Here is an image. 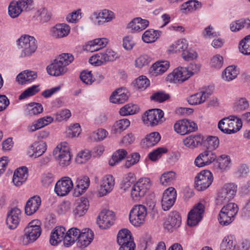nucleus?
<instances>
[{
	"label": "nucleus",
	"mask_w": 250,
	"mask_h": 250,
	"mask_svg": "<svg viewBox=\"0 0 250 250\" xmlns=\"http://www.w3.org/2000/svg\"><path fill=\"white\" fill-rule=\"evenodd\" d=\"M53 121L54 118L50 116H44L29 125L27 127V130L29 132H34L50 124Z\"/></svg>",
	"instance_id": "36"
},
{
	"label": "nucleus",
	"mask_w": 250,
	"mask_h": 250,
	"mask_svg": "<svg viewBox=\"0 0 250 250\" xmlns=\"http://www.w3.org/2000/svg\"><path fill=\"white\" fill-rule=\"evenodd\" d=\"M41 223L38 219L31 221L24 229V234L21 238V243L27 245L36 241L41 235Z\"/></svg>",
	"instance_id": "5"
},
{
	"label": "nucleus",
	"mask_w": 250,
	"mask_h": 250,
	"mask_svg": "<svg viewBox=\"0 0 250 250\" xmlns=\"http://www.w3.org/2000/svg\"><path fill=\"white\" fill-rule=\"evenodd\" d=\"M130 121L127 119H122L116 121L113 125L111 132L112 134H121L130 125Z\"/></svg>",
	"instance_id": "45"
},
{
	"label": "nucleus",
	"mask_w": 250,
	"mask_h": 250,
	"mask_svg": "<svg viewBox=\"0 0 250 250\" xmlns=\"http://www.w3.org/2000/svg\"><path fill=\"white\" fill-rule=\"evenodd\" d=\"M37 78V74L33 71L24 70L16 77V81L20 84H28L34 81Z\"/></svg>",
	"instance_id": "37"
},
{
	"label": "nucleus",
	"mask_w": 250,
	"mask_h": 250,
	"mask_svg": "<svg viewBox=\"0 0 250 250\" xmlns=\"http://www.w3.org/2000/svg\"><path fill=\"white\" fill-rule=\"evenodd\" d=\"M236 242L234 235L229 234L225 236L220 244L221 250H234Z\"/></svg>",
	"instance_id": "47"
},
{
	"label": "nucleus",
	"mask_w": 250,
	"mask_h": 250,
	"mask_svg": "<svg viewBox=\"0 0 250 250\" xmlns=\"http://www.w3.org/2000/svg\"><path fill=\"white\" fill-rule=\"evenodd\" d=\"M21 215V211L17 208L9 210L7 213L6 224L10 229H15L18 226Z\"/></svg>",
	"instance_id": "26"
},
{
	"label": "nucleus",
	"mask_w": 250,
	"mask_h": 250,
	"mask_svg": "<svg viewBox=\"0 0 250 250\" xmlns=\"http://www.w3.org/2000/svg\"><path fill=\"white\" fill-rule=\"evenodd\" d=\"M115 179L112 175L107 174L103 176L100 182L98 195L99 197L106 196L114 188Z\"/></svg>",
	"instance_id": "21"
},
{
	"label": "nucleus",
	"mask_w": 250,
	"mask_h": 250,
	"mask_svg": "<svg viewBox=\"0 0 250 250\" xmlns=\"http://www.w3.org/2000/svg\"><path fill=\"white\" fill-rule=\"evenodd\" d=\"M239 48L242 54L250 55V35L246 36L240 41Z\"/></svg>",
	"instance_id": "62"
},
{
	"label": "nucleus",
	"mask_w": 250,
	"mask_h": 250,
	"mask_svg": "<svg viewBox=\"0 0 250 250\" xmlns=\"http://www.w3.org/2000/svg\"><path fill=\"white\" fill-rule=\"evenodd\" d=\"M108 135V132L104 128H98L89 135L90 140L95 142H100L104 140Z\"/></svg>",
	"instance_id": "56"
},
{
	"label": "nucleus",
	"mask_w": 250,
	"mask_h": 250,
	"mask_svg": "<svg viewBox=\"0 0 250 250\" xmlns=\"http://www.w3.org/2000/svg\"><path fill=\"white\" fill-rule=\"evenodd\" d=\"M250 28V20L242 18L232 21L229 24L230 30L232 32H237L244 28Z\"/></svg>",
	"instance_id": "44"
},
{
	"label": "nucleus",
	"mask_w": 250,
	"mask_h": 250,
	"mask_svg": "<svg viewBox=\"0 0 250 250\" xmlns=\"http://www.w3.org/2000/svg\"><path fill=\"white\" fill-rule=\"evenodd\" d=\"M18 45L21 49V57H30L36 52L38 42L33 36L23 35L18 39Z\"/></svg>",
	"instance_id": "6"
},
{
	"label": "nucleus",
	"mask_w": 250,
	"mask_h": 250,
	"mask_svg": "<svg viewBox=\"0 0 250 250\" xmlns=\"http://www.w3.org/2000/svg\"><path fill=\"white\" fill-rule=\"evenodd\" d=\"M177 197V192L173 187L166 189L163 194L161 199L162 209L165 211L169 210L174 204Z\"/></svg>",
	"instance_id": "23"
},
{
	"label": "nucleus",
	"mask_w": 250,
	"mask_h": 250,
	"mask_svg": "<svg viewBox=\"0 0 250 250\" xmlns=\"http://www.w3.org/2000/svg\"><path fill=\"white\" fill-rule=\"evenodd\" d=\"M81 127L79 124L70 125L66 130V135L68 138L78 137L81 133Z\"/></svg>",
	"instance_id": "58"
},
{
	"label": "nucleus",
	"mask_w": 250,
	"mask_h": 250,
	"mask_svg": "<svg viewBox=\"0 0 250 250\" xmlns=\"http://www.w3.org/2000/svg\"><path fill=\"white\" fill-rule=\"evenodd\" d=\"M150 85L149 79L145 76H141L135 80L134 86L140 91H143Z\"/></svg>",
	"instance_id": "59"
},
{
	"label": "nucleus",
	"mask_w": 250,
	"mask_h": 250,
	"mask_svg": "<svg viewBox=\"0 0 250 250\" xmlns=\"http://www.w3.org/2000/svg\"><path fill=\"white\" fill-rule=\"evenodd\" d=\"M160 139L161 136L158 132H151L142 141V145L144 147H152L156 145Z\"/></svg>",
	"instance_id": "46"
},
{
	"label": "nucleus",
	"mask_w": 250,
	"mask_h": 250,
	"mask_svg": "<svg viewBox=\"0 0 250 250\" xmlns=\"http://www.w3.org/2000/svg\"><path fill=\"white\" fill-rule=\"evenodd\" d=\"M188 73L187 67L179 66L167 75L166 80L170 83H182L190 78Z\"/></svg>",
	"instance_id": "13"
},
{
	"label": "nucleus",
	"mask_w": 250,
	"mask_h": 250,
	"mask_svg": "<svg viewBox=\"0 0 250 250\" xmlns=\"http://www.w3.org/2000/svg\"><path fill=\"white\" fill-rule=\"evenodd\" d=\"M78 231L75 229L71 228L67 231L62 226H57L52 230L50 239L51 245L56 246L63 241L65 247H70L74 244V239L72 235L76 236Z\"/></svg>",
	"instance_id": "1"
},
{
	"label": "nucleus",
	"mask_w": 250,
	"mask_h": 250,
	"mask_svg": "<svg viewBox=\"0 0 250 250\" xmlns=\"http://www.w3.org/2000/svg\"><path fill=\"white\" fill-rule=\"evenodd\" d=\"M78 231L76 236L72 235L74 239V243L77 240V245L79 247H86L92 241L94 238V233L89 229H85L82 231L77 228H73Z\"/></svg>",
	"instance_id": "20"
},
{
	"label": "nucleus",
	"mask_w": 250,
	"mask_h": 250,
	"mask_svg": "<svg viewBox=\"0 0 250 250\" xmlns=\"http://www.w3.org/2000/svg\"><path fill=\"white\" fill-rule=\"evenodd\" d=\"M127 152L124 149H119L112 154L111 158L109 161V165L114 166L124 159L127 156Z\"/></svg>",
	"instance_id": "53"
},
{
	"label": "nucleus",
	"mask_w": 250,
	"mask_h": 250,
	"mask_svg": "<svg viewBox=\"0 0 250 250\" xmlns=\"http://www.w3.org/2000/svg\"><path fill=\"white\" fill-rule=\"evenodd\" d=\"M151 62V57L146 54L137 57L134 61V66L137 69H142L147 66Z\"/></svg>",
	"instance_id": "54"
},
{
	"label": "nucleus",
	"mask_w": 250,
	"mask_h": 250,
	"mask_svg": "<svg viewBox=\"0 0 250 250\" xmlns=\"http://www.w3.org/2000/svg\"><path fill=\"white\" fill-rule=\"evenodd\" d=\"M41 204V199L38 196L30 198L26 202L25 207V213L27 215H31L39 209Z\"/></svg>",
	"instance_id": "40"
},
{
	"label": "nucleus",
	"mask_w": 250,
	"mask_h": 250,
	"mask_svg": "<svg viewBox=\"0 0 250 250\" xmlns=\"http://www.w3.org/2000/svg\"><path fill=\"white\" fill-rule=\"evenodd\" d=\"M170 67V62L167 60H160L155 62L151 66V72L155 76L165 73Z\"/></svg>",
	"instance_id": "41"
},
{
	"label": "nucleus",
	"mask_w": 250,
	"mask_h": 250,
	"mask_svg": "<svg viewBox=\"0 0 250 250\" xmlns=\"http://www.w3.org/2000/svg\"><path fill=\"white\" fill-rule=\"evenodd\" d=\"M217 159L215 152L207 149L200 153L195 159L194 164L198 167L208 166L214 162Z\"/></svg>",
	"instance_id": "19"
},
{
	"label": "nucleus",
	"mask_w": 250,
	"mask_h": 250,
	"mask_svg": "<svg viewBox=\"0 0 250 250\" xmlns=\"http://www.w3.org/2000/svg\"><path fill=\"white\" fill-rule=\"evenodd\" d=\"M109 42L106 38H97L88 42L86 45V49L90 52L97 51L104 48Z\"/></svg>",
	"instance_id": "38"
},
{
	"label": "nucleus",
	"mask_w": 250,
	"mask_h": 250,
	"mask_svg": "<svg viewBox=\"0 0 250 250\" xmlns=\"http://www.w3.org/2000/svg\"><path fill=\"white\" fill-rule=\"evenodd\" d=\"M164 113L160 109H151L145 112L142 116L144 124L147 126H155L159 125L165 121Z\"/></svg>",
	"instance_id": "10"
},
{
	"label": "nucleus",
	"mask_w": 250,
	"mask_h": 250,
	"mask_svg": "<svg viewBox=\"0 0 250 250\" xmlns=\"http://www.w3.org/2000/svg\"><path fill=\"white\" fill-rule=\"evenodd\" d=\"M82 18V12L81 9H78L68 14L66 16V21L71 23H76Z\"/></svg>",
	"instance_id": "61"
},
{
	"label": "nucleus",
	"mask_w": 250,
	"mask_h": 250,
	"mask_svg": "<svg viewBox=\"0 0 250 250\" xmlns=\"http://www.w3.org/2000/svg\"><path fill=\"white\" fill-rule=\"evenodd\" d=\"M242 126V120L234 115L224 118L218 124L219 129L222 132L227 134L236 133L240 130Z\"/></svg>",
	"instance_id": "4"
},
{
	"label": "nucleus",
	"mask_w": 250,
	"mask_h": 250,
	"mask_svg": "<svg viewBox=\"0 0 250 250\" xmlns=\"http://www.w3.org/2000/svg\"><path fill=\"white\" fill-rule=\"evenodd\" d=\"M181 223V219L176 211L171 212L164 223V228L168 231H172L178 228Z\"/></svg>",
	"instance_id": "31"
},
{
	"label": "nucleus",
	"mask_w": 250,
	"mask_h": 250,
	"mask_svg": "<svg viewBox=\"0 0 250 250\" xmlns=\"http://www.w3.org/2000/svg\"><path fill=\"white\" fill-rule=\"evenodd\" d=\"M176 178V173L173 171H169L163 173L160 177L159 180L161 185L167 186L172 184Z\"/></svg>",
	"instance_id": "52"
},
{
	"label": "nucleus",
	"mask_w": 250,
	"mask_h": 250,
	"mask_svg": "<svg viewBox=\"0 0 250 250\" xmlns=\"http://www.w3.org/2000/svg\"><path fill=\"white\" fill-rule=\"evenodd\" d=\"M23 12V11L17 0H13L10 2L8 7V13L11 18H16Z\"/></svg>",
	"instance_id": "51"
},
{
	"label": "nucleus",
	"mask_w": 250,
	"mask_h": 250,
	"mask_svg": "<svg viewBox=\"0 0 250 250\" xmlns=\"http://www.w3.org/2000/svg\"><path fill=\"white\" fill-rule=\"evenodd\" d=\"M202 4L197 0H188L180 6V11L184 14H189L200 9Z\"/></svg>",
	"instance_id": "35"
},
{
	"label": "nucleus",
	"mask_w": 250,
	"mask_h": 250,
	"mask_svg": "<svg viewBox=\"0 0 250 250\" xmlns=\"http://www.w3.org/2000/svg\"><path fill=\"white\" fill-rule=\"evenodd\" d=\"M129 96L128 90L125 88L121 87L112 92L110 96L109 101L113 104H121L128 100Z\"/></svg>",
	"instance_id": "29"
},
{
	"label": "nucleus",
	"mask_w": 250,
	"mask_h": 250,
	"mask_svg": "<svg viewBox=\"0 0 250 250\" xmlns=\"http://www.w3.org/2000/svg\"><path fill=\"white\" fill-rule=\"evenodd\" d=\"M224 64V58L220 54H216L211 59L209 62L210 67L213 69H220Z\"/></svg>",
	"instance_id": "63"
},
{
	"label": "nucleus",
	"mask_w": 250,
	"mask_h": 250,
	"mask_svg": "<svg viewBox=\"0 0 250 250\" xmlns=\"http://www.w3.org/2000/svg\"><path fill=\"white\" fill-rule=\"evenodd\" d=\"M89 204L88 199L85 197H81L75 203L73 213L76 217L84 215L89 208Z\"/></svg>",
	"instance_id": "39"
},
{
	"label": "nucleus",
	"mask_w": 250,
	"mask_h": 250,
	"mask_svg": "<svg viewBox=\"0 0 250 250\" xmlns=\"http://www.w3.org/2000/svg\"><path fill=\"white\" fill-rule=\"evenodd\" d=\"M210 94L207 89H202L187 98L190 105H196L202 104L209 98Z\"/></svg>",
	"instance_id": "30"
},
{
	"label": "nucleus",
	"mask_w": 250,
	"mask_h": 250,
	"mask_svg": "<svg viewBox=\"0 0 250 250\" xmlns=\"http://www.w3.org/2000/svg\"><path fill=\"white\" fill-rule=\"evenodd\" d=\"M151 185L148 178H140L132 187L131 197L135 201H139L148 191Z\"/></svg>",
	"instance_id": "8"
},
{
	"label": "nucleus",
	"mask_w": 250,
	"mask_h": 250,
	"mask_svg": "<svg viewBox=\"0 0 250 250\" xmlns=\"http://www.w3.org/2000/svg\"><path fill=\"white\" fill-rule=\"evenodd\" d=\"M71 116V112L68 109H63L57 112L55 115V120L58 122L67 121Z\"/></svg>",
	"instance_id": "64"
},
{
	"label": "nucleus",
	"mask_w": 250,
	"mask_h": 250,
	"mask_svg": "<svg viewBox=\"0 0 250 250\" xmlns=\"http://www.w3.org/2000/svg\"><path fill=\"white\" fill-rule=\"evenodd\" d=\"M160 36V32L152 29L146 30L142 36V41L147 43L155 42Z\"/></svg>",
	"instance_id": "49"
},
{
	"label": "nucleus",
	"mask_w": 250,
	"mask_h": 250,
	"mask_svg": "<svg viewBox=\"0 0 250 250\" xmlns=\"http://www.w3.org/2000/svg\"><path fill=\"white\" fill-rule=\"evenodd\" d=\"M238 210L239 207L235 203L230 202L224 206L218 216L219 224L223 226L230 225L234 220Z\"/></svg>",
	"instance_id": "3"
},
{
	"label": "nucleus",
	"mask_w": 250,
	"mask_h": 250,
	"mask_svg": "<svg viewBox=\"0 0 250 250\" xmlns=\"http://www.w3.org/2000/svg\"><path fill=\"white\" fill-rule=\"evenodd\" d=\"M74 188V183L68 176L61 178L56 183L54 191L59 196L63 197L67 195Z\"/></svg>",
	"instance_id": "17"
},
{
	"label": "nucleus",
	"mask_w": 250,
	"mask_h": 250,
	"mask_svg": "<svg viewBox=\"0 0 250 250\" xmlns=\"http://www.w3.org/2000/svg\"><path fill=\"white\" fill-rule=\"evenodd\" d=\"M205 205L199 203L194 205L188 215V224L191 227L199 224L202 220L205 212Z\"/></svg>",
	"instance_id": "15"
},
{
	"label": "nucleus",
	"mask_w": 250,
	"mask_h": 250,
	"mask_svg": "<svg viewBox=\"0 0 250 250\" xmlns=\"http://www.w3.org/2000/svg\"><path fill=\"white\" fill-rule=\"evenodd\" d=\"M115 220L114 212L108 209H103L99 213L97 223L99 227L102 229L109 228L113 224Z\"/></svg>",
	"instance_id": "22"
},
{
	"label": "nucleus",
	"mask_w": 250,
	"mask_h": 250,
	"mask_svg": "<svg viewBox=\"0 0 250 250\" xmlns=\"http://www.w3.org/2000/svg\"><path fill=\"white\" fill-rule=\"evenodd\" d=\"M47 147L45 142L42 140L35 141L29 146L26 154L30 158H38L45 153Z\"/></svg>",
	"instance_id": "24"
},
{
	"label": "nucleus",
	"mask_w": 250,
	"mask_h": 250,
	"mask_svg": "<svg viewBox=\"0 0 250 250\" xmlns=\"http://www.w3.org/2000/svg\"><path fill=\"white\" fill-rule=\"evenodd\" d=\"M237 186L233 183L225 184L220 188L216 194L215 202L217 205H221L229 202L236 195Z\"/></svg>",
	"instance_id": "7"
},
{
	"label": "nucleus",
	"mask_w": 250,
	"mask_h": 250,
	"mask_svg": "<svg viewBox=\"0 0 250 250\" xmlns=\"http://www.w3.org/2000/svg\"><path fill=\"white\" fill-rule=\"evenodd\" d=\"M197 128V125L195 122L186 119L178 120L174 125V131L181 135L194 132Z\"/></svg>",
	"instance_id": "16"
},
{
	"label": "nucleus",
	"mask_w": 250,
	"mask_h": 250,
	"mask_svg": "<svg viewBox=\"0 0 250 250\" xmlns=\"http://www.w3.org/2000/svg\"><path fill=\"white\" fill-rule=\"evenodd\" d=\"M117 242L120 246L125 245L131 246L134 244L131 237L130 231L126 229H123L119 231L117 237Z\"/></svg>",
	"instance_id": "42"
},
{
	"label": "nucleus",
	"mask_w": 250,
	"mask_h": 250,
	"mask_svg": "<svg viewBox=\"0 0 250 250\" xmlns=\"http://www.w3.org/2000/svg\"><path fill=\"white\" fill-rule=\"evenodd\" d=\"M48 74L53 76H59L64 74L67 71L62 63L57 58L46 67Z\"/></svg>",
	"instance_id": "33"
},
{
	"label": "nucleus",
	"mask_w": 250,
	"mask_h": 250,
	"mask_svg": "<svg viewBox=\"0 0 250 250\" xmlns=\"http://www.w3.org/2000/svg\"><path fill=\"white\" fill-rule=\"evenodd\" d=\"M216 160L218 164V168L221 171H226L230 168L231 160L229 156L223 154L217 158Z\"/></svg>",
	"instance_id": "50"
},
{
	"label": "nucleus",
	"mask_w": 250,
	"mask_h": 250,
	"mask_svg": "<svg viewBox=\"0 0 250 250\" xmlns=\"http://www.w3.org/2000/svg\"><path fill=\"white\" fill-rule=\"evenodd\" d=\"M70 30V26L66 23H57L50 28V35L55 39H62L67 37Z\"/></svg>",
	"instance_id": "28"
},
{
	"label": "nucleus",
	"mask_w": 250,
	"mask_h": 250,
	"mask_svg": "<svg viewBox=\"0 0 250 250\" xmlns=\"http://www.w3.org/2000/svg\"><path fill=\"white\" fill-rule=\"evenodd\" d=\"M115 17V14L112 11L104 9L94 12L90 18L95 25H101L110 22Z\"/></svg>",
	"instance_id": "18"
},
{
	"label": "nucleus",
	"mask_w": 250,
	"mask_h": 250,
	"mask_svg": "<svg viewBox=\"0 0 250 250\" xmlns=\"http://www.w3.org/2000/svg\"><path fill=\"white\" fill-rule=\"evenodd\" d=\"M25 111L30 116L36 115L42 112L43 107L39 103H32L26 105Z\"/></svg>",
	"instance_id": "57"
},
{
	"label": "nucleus",
	"mask_w": 250,
	"mask_h": 250,
	"mask_svg": "<svg viewBox=\"0 0 250 250\" xmlns=\"http://www.w3.org/2000/svg\"><path fill=\"white\" fill-rule=\"evenodd\" d=\"M90 185L89 178L86 176H81L77 178L73 188V196L79 197L83 194Z\"/></svg>",
	"instance_id": "25"
},
{
	"label": "nucleus",
	"mask_w": 250,
	"mask_h": 250,
	"mask_svg": "<svg viewBox=\"0 0 250 250\" xmlns=\"http://www.w3.org/2000/svg\"><path fill=\"white\" fill-rule=\"evenodd\" d=\"M139 107L137 104H128L120 108V114L123 116L136 114L139 111Z\"/></svg>",
	"instance_id": "55"
},
{
	"label": "nucleus",
	"mask_w": 250,
	"mask_h": 250,
	"mask_svg": "<svg viewBox=\"0 0 250 250\" xmlns=\"http://www.w3.org/2000/svg\"><path fill=\"white\" fill-rule=\"evenodd\" d=\"M91 157V153L90 151L88 149H84L77 153L75 161L77 164H84L88 161Z\"/></svg>",
	"instance_id": "60"
},
{
	"label": "nucleus",
	"mask_w": 250,
	"mask_h": 250,
	"mask_svg": "<svg viewBox=\"0 0 250 250\" xmlns=\"http://www.w3.org/2000/svg\"><path fill=\"white\" fill-rule=\"evenodd\" d=\"M53 155L59 166L65 168L71 163V155L69 145L65 142L58 144L54 149Z\"/></svg>",
	"instance_id": "2"
},
{
	"label": "nucleus",
	"mask_w": 250,
	"mask_h": 250,
	"mask_svg": "<svg viewBox=\"0 0 250 250\" xmlns=\"http://www.w3.org/2000/svg\"><path fill=\"white\" fill-rule=\"evenodd\" d=\"M117 58V53L108 48L92 56L89 59V62L92 65L99 66L104 64L106 62L113 61Z\"/></svg>",
	"instance_id": "11"
},
{
	"label": "nucleus",
	"mask_w": 250,
	"mask_h": 250,
	"mask_svg": "<svg viewBox=\"0 0 250 250\" xmlns=\"http://www.w3.org/2000/svg\"><path fill=\"white\" fill-rule=\"evenodd\" d=\"M188 46V41L184 38H181L169 45L167 47L166 52L168 55L182 54Z\"/></svg>",
	"instance_id": "27"
},
{
	"label": "nucleus",
	"mask_w": 250,
	"mask_h": 250,
	"mask_svg": "<svg viewBox=\"0 0 250 250\" xmlns=\"http://www.w3.org/2000/svg\"><path fill=\"white\" fill-rule=\"evenodd\" d=\"M149 25V21L145 19L138 17L133 19L127 25V28L132 33L142 31Z\"/></svg>",
	"instance_id": "32"
},
{
	"label": "nucleus",
	"mask_w": 250,
	"mask_h": 250,
	"mask_svg": "<svg viewBox=\"0 0 250 250\" xmlns=\"http://www.w3.org/2000/svg\"><path fill=\"white\" fill-rule=\"evenodd\" d=\"M239 74V71L234 65L228 66L222 72V78L226 82H230L234 80Z\"/></svg>",
	"instance_id": "48"
},
{
	"label": "nucleus",
	"mask_w": 250,
	"mask_h": 250,
	"mask_svg": "<svg viewBox=\"0 0 250 250\" xmlns=\"http://www.w3.org/2000/svg\"><path fill=\"white\" fill-rule=\"evenodd\" d=\"M213 180L212 173L208 170H204L195 177V188L199 191L208 188Z\"/></svg>",
	"instance_id": "14"
},
{
	"label": "nucleus",
	"mask_w": 250,
	"mask_h": 250,
	"mask_svg": "<svg viewBox=\"0 0 250 250\" xmlns=\"http://www.w3.org/2000/svg\"><path fill=\"white\" fill-rule=\"evenodd\" d=\"M151 185L148 178H140L132 187L131 197L135 201H139L148 191Z\"/></svg>",
	"instance_id": "9"
},
{
	"label": "nucleus",
	"mask_w": 250,
	"mask_h": 250,
	"mask_svg": "<svg viewBox=\"0 0 250 250\" xmlns=\"http://www.w3.org/2000/svg\"><path fill=\"white\" fill-rule=\"evenodd\" d=\"M146 215L147 209L145 206L135 205L130 211V222L135 227H140L145 222Z\"/></svg>",
	"instance_id": "12"
},
{
	"label": "nucleus",
	"mask_w": 250,
	"mask_h": 250,
	"mask_svg": "<svg viewBox=\"0 0 250 250\" xmlns=\"http://www.w3.org/2000/svg\"><path fill=\"white\" fill-rule=\"evenodd\" d=\"M201 135H189L183 140V144L189 148H194L201 145L204 140Z\"/></svg>",
	"instance_id": "43"
},
{
	"label": "nucleus",
	"mask_w": 250,
	"mask_h": 250,
	"mask_svg": "<svg viewBox=\"0 0 250 250\" xmlns=\"http://www.w3.org/2000/svg\"><path fill=\"white\" fill-rule=\"evenodd\" d=\"M28 176V168L23 167L17 168L14 172L12 181L16 187L21 186L27 180Z\"/></svg>",
	"instance_id": "34"
}]
</instances>
